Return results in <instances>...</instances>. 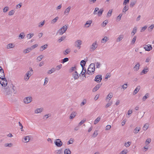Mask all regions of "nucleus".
<instances>
[{
    "instance_id": "4468645a",
    "label": "nucleus",
    "mask_w": 154,
    "mask_h": 154,
    "mask_svg": "<svg viewBox=\"0 0 154 154\" xmlns=\"http://www.w3.org/2000/svg\"><path fill=\"white\" fill-rule=\"evenodd\" d=\"M73 77L75 79H77L79 78V76L76 71H75V72L73 73Z\"/></svg>"
},
{
    "instance_id": "1a4fd4ad",
    "label": "nucleus",
    "mask_w": 154,
    "mask_h": 154,
    "mask_svg": "<svg viewBox=\"0 0 154 154\" xmlns=\"http://www.w3.org/2000/svg\"><path fill=\"white\" fill-rule=\"evenodd\" d=\"M102 80V75H98L95 76L94 80L97 83H99Z\"/></svg>"
},
{
    "instance_id": "2eb2a0df",
    "label": "nucleus",
    "mask_w": 154,
    "mask_h": 154,
    "mask_svg": "<svg viewBox=\"0 0 154 154\" xmlns=\"http://www.w3.org/2000/svg\"><path fill=\"white\" fill-rule=\"evenodd\" d=\"M137 1L136 0H132L131 1L130 6L131 8H132L134 7V5L136 4Z\"/></svg>"
},
{
    "instance_id": "4be33fe9",
    "label": "nucleus",
    "mask_w": 154,
    "mask_h": 154,
    "mask_svg": "<svg viewBox=\"0 0 154 154\" xmlns=\"http://www.w3.org/2000/svg\"><path fill=\"white\" fill-rule=\"evenodd\" d=\"M30 139V137L29 136H26L25 137L24 140H25V141H23H23L25 143H27L28 142Z\"/></svg>"
},
{
    "instance_id": "de8ad7c7",
    "label": "nucleus",
    "mask_w": 154,
    "mask_h": 154,
    "mask_svg": "<svg viewBox=\"0 0 154 154\" xmlns=\"http://www.w3.org/2000/svg\"><path fill=\"white\" fill-rule=\"evenodd\" d=\"M25 34L24 32H21L19 35V37H20L21 39H23L25 37Z\"/></svg>"
},
{
    "instance_id": "8fccbe9b",
    "label": "nucleus",
    "mask_w": 154,
    "mask_h": 154,
    "mask_svg": "<svg viewBox=\"0 0 154 154\" xmlns=\"http://www.w3.org/2000/svg\"><path fill=\"white\" fill-rule=\"evenodd\" d=\"M131 142H128L126 143H125V146L126 147H128L130 146V145L131 144Z\"/></svg>"
},
{
    "instance_id": "393cba45",
    "label": "nucleus",
    "mask_w": 154,
    "mask_h": 154,
    "mask_svg": "<svg viewBox=\"0 0 154 154\" xmlns=\"http://www.w3.org/2000/svg\"><path fill=\"white\" fill-rule=\"evenodd\" d=\"M82 72H81V74L82 75H84V76L86 78V77L85 76V73L86 72V70L85 68L84 67H82Z\"/></svg>"
},
{
    "instance_id": "473e14b6",
    "label": "nucleus",
    "mask_w": 154,
    "mask_h": 154,
    "mask_svg": "<svg viewBox=\"0 0 154 154\" xmlns=\"http://www.w3.org/2000/svg\"><path fill=\"white\" fill-rule=\"evenodd\" d=\"M92 23V20H89L88 21H87L85 24V25L88 24V26H87L88 27H89L91 26V25Z\"/></svg>"
},
{
    "instance_id": "7ed1b4c3",
    "label": "nucleus",
    "mask_w": 154,
    "mask_h": 154,
    "mask_svg": "<svg viewBox=\"0 0 154 154\" xmlns=\"http://www.w3.org/2000/svg\"><path fill=\"white\" fill-rule=\"evenodd\" d=\"M99 10V9L98 8H96L93 14H97L98 16H101L102 15V14L103 11V10L102 8L100 9V10L97 12H97Z\"/></svg>"
},
{
    "instance_id": "72a5a7b5",
    "label": "nucleus",
    "mask_w": 154,
    "mask_h": 154,
    "mask_svg": "<svg viewBox=\"0 0 154 154\" xmlns=\"http://www.w3.org/2000/svg\"><path fill=\"white\" fill-rule=\"evenodd\" d=\"M32 50L30 48H29L25 50H24L23 51V53H24L26 54L27 53H28L30 51Z\"/></svg>"
},
{
    "instance_id": "13d9d810",
    "label": "nucleus",
    "mask_w": 154,
    "mask_h": 154,
    "mask_svg": "<svg viewBox=\"0 0 154 154\" xmlns=\"http://www.w3.org/2000/svg\"><path fill=\"white\" fill-rule=\"evenodd\" d=\"M38 45L37 44H35V45H34L32 46L30 48H31V50L33 49H34L35 48H36L38 46Z\"/></svg>"
},
{
    "instance_id": "774afa93",
    "label": "nucleus",
    "mask_w": 154,
    "mask_h": 154,
    "mask_svg": "<svg viewBox=\"0 0 154 154\" xmlns=\"http://www.w3.org/2000/svg\"><path fill=\"white\" fill-rule=\"evenodd\" d=\"M127 150L122 151L119 154H126L127 153Z\"/></svg>"
},
{
    "instance_id": "a211bd4d",
    "label": "nucleus",
    "mask_w": 154,
    "mask_h": 154,
    "mask_svg": "<svg viewBox=\"0 0 154 154\" xmlns=\"http://www.w3.org/2000/svg\"><path fill=\"white\" fill-rule=\"evenodd\" d=\"M113 96V94L112 93L110 92V93L109 94L107 95V97L106 98V100H107L108 99L109 100H110L111 98Z\"/></svg>"
},
{
    "instance_id": "864d4df0",
    "label": "nucleus",
    "mask_w": 154,
    "mask_h": 154,
    "mask_svg": "<svg viewBox=\"0 0 154 154\" xmlns=\"http://www.w3.org/2000/svg\"><path fill=\"white\" fill-rule=\"evenodd\" d=\"M44 56L42 55H41L40 56H39L37 58V59L39 61H40L43 58Z\"/></svg>"
},
{
    "instance_id": "b1692460",
    "label": "nucleus",
    "mask_w": 154,
    "mask_h": 154,
    "mask_svg": "<svg viewBox=\"0 0 154 154\" xmlns=\"http://www.w3.org/2000/svg\"><path fill=\"white\" fill-rule=\"evenodd\" d=\"M28 73H26L24 76V79L26 81H27L29 79L30 76L28 75Z\"/></svg>"
},
{
    "instance_id": "79ce46f5",
    "label": "nucleus",
    "mask_w": 154,
    "mask_h": 154,
    "mask_svg": "<svg viewBox=\"0 0 154 154\" xmlns=\"http://www.w3.org/2000/svg\"><path fill=\"white\" fill-rule=\"evenodd\" d=\"M86 64V62L84 60H82L81 61L80 65H81L82 67H84Z\"/></svg>"
},
{
    "instance_id": "37998d69",
    "label": "nucleus",
    "mask_w": 154,
    "mask_h": 154,
    "mask_svg": "<svg viewBox=\"0 0 154 154\" xmlns=\"http://www.w3.org/2000/svg\"><path fill=\"white\" fill-rule=\"evenodd\" d=\"M87 103V100L86 99L83 100L82 102L81 103L80 105L81 106L85 105Z\"/></svg>"
},
{
    "instance_id": "603ef678",
    "label": "nucleus",
    "mask_w": 154,
    "mask_h": 154,
    "mask_svg": "<svg viewBox=\"0 0 154 154\" xmlns=\"http://www.w3.org/2000/svg\"><path fill=\"white\" fill-rule=\"evenodd\" d=\"M137 38V37L136 36H134L133 38L132 41L131 42V44H134Z\"/></svg>"
},
{
    "instance_id": "f704fd0d",
    "label": "nucleus",
    "mask_w": 154,
    "mask_h": 154,
    "mask_svg": "<svg viewBox=\"0 0 154 154\" xmlns=\"http://www.w3.org/2000/svg\"><path fill=\"white\" fill-rule=\"evenodd\" d=\"M123 38V36L122 35H120L116 39V42H119L121 41Z\"/></svg>"
},
{
    "instance_id": "3c124183",
    "label": "nucleus",
    "mask_w": 154,
    "mask_h": 154,
    "mask_svg": "<svg viewBox=\"0 0 154 154\" xmlns=\"http://www.w3.org/2000/svg\"><path fill=\"white\" fill-rule=\"evenodd\" d=\"M69 60V58H64L62 60V61L61 62L62 63H64L67 61H68Z\"/></svg>"
},
{
    "instance_id": "5701e85b",
    "label": "nucleus",
    "mask_w": 154,
    "mask_h": 154,
    "mask_svg": "<svg viewBox=\"0 0 154 154\" xmlns=\"http://www.w3.org/2000/svg\"><path fill=\"white\" fill-rule=\"evenodd\" d=\"M47 46L48 45L47 44H45L43 45L42 46L40 49V51H43L44 50L46 49L47 48Z\"/></svg>"
},
{
    "instance_id": "c756f323",
    "label": "nucleus",
    "mask_w": 154,
    "mask_h": 154,
    "mask_svg": "<svg viewBox=\"0 0 154 154\" xmlns=\"http://www.w3.org/2000/svg\"><path fill=\"white\" fill-rule=\"evenodd\" d=\"M71 152L68 149H66L64 151V154H71Z\"/></svg>"
},
{
    "instance_id": "0e129e2a",
    "label": "nucleus",
    "mask_w": 154,
    "mask_h": 154,
    "mask_svg": "<svg viewBox=\"0 0 154 154\" xmlns=\"http://www.w3.org/2000/svg\"><path fill=\"white\" fill-rule=\"evenodd\" d=\"M154 27V25H151L149 27H148V30L149 31L150 30V29L151 31L152 30V29Z\"/></svg>"
},
{
    "instance_id": "f3484780",
    "label": "nucleus",
    "mask_w": 154,
    "mask_h": 154,
    "mask_svg": "<svg viewBox=\"0 0 154 154\" xmlns=\"http://www.w3.org/2000/svg\"><path fill=\"white\" fill-rule=\"evenodd\" d=\"M140 86L139 85L134 90V92H133V94L135 95L139 91V90L140 89Z\"/></svg>"
},
{
    "instance_id": "39448f33",
    "label": "nucleus",
    "mask_w": 154,
    "mask_h": 154,
    "mask_svg": "<svg viewBox=\"0 0 154 154\" xmlns=\"http://www.w3.org/2000/svg\"><path fill=\"white\" fill-rule=\"evenodd\" d=\"M54 143L58 147L61 146L63 145V142L60 139H57L56 140Z\"/></svg>"
},
{
    "instance_id": "e433bc0d",
    "label": "nucleus",
    "mask_w": 154,
    "mask_h": 154,
    "mask_svg": "<svg viewBox=\"0 0 154 154\" xmlns=\"http://www.w3.org/2000/svg\"><path fill=\"white\" fill-rule=\"evenodd\" d=\"M140 66V64L139 63H137L135 65L134 68L135 69V70L136 71H137L139 69V67Z\"/></svg>"
},
{
    "instance_id": "423d86ee",
    "label": "nucleus",
    "mask_w": 154,
    "mask_h": 154,
    "mask_svg": "<svg viewBox=\"0 0 154 154\" xmlns=\"http://www.w3.org/2000/svg\"><path fill=\"white\" fill-rule=\"evenodd\" d=\"M32 100V98L31 97H25L24 99V102L25 104H28L30 103Z\"/></svg>"
},
{
    "instance_id": "f03ea898",
    "label": "nucleus",
    "mask_w": 154,
    "mask_h": 154,
    "mask_svg": "<svg viewBox=\"0 0 154 154\" xmlns=\"http://www.w3.org/2000/svg\"><path fill=\"white\" fill-rule=\"evenodd\" d=\"M95 71V64L91 63L89 65L86 74L91 75L94 74Z\"/></svg>"
},
{
    "instance_id": "e2e57ef3",
    "label": "nucleus",
    "mask_w": 154,
    "mask_h": 154,
    "mask_svg": "<svg viewBox=\"0 0 154 154\" xmlns=\"http://www.w3.org/2000/svg\"><path fill=\"white\" fill-rule=\"evenodd\" d=\"M130 0H124L123 2V5H126L129 3Z\"/></svg>"
},
{
    "instance_id": "f257e3e1",
    "label": "nucleus",
    "mask_w": 154,
    "mask_h": 154,
    "mask_svg": "<svg viewBox=\"0 0 154 154\" xmlns=\"http://www.w3.org/2000/svg\"><path fill=\"white\" fill-rule=\"evenodd\" d=\"M0 77L1 78V80H0V83L3 86H6L7 85V81L5 77L3 70H0Z\"/></svg>"
},
{
    "instance_id": "9d476101",
    "label": "nucleus",
    "mask_w": 154,
    "mask_h": 154,
    "mask_svg": "<svg viewBox=\"0 0 154 154\" xmlns=\"http://www.w3.org/2000/svg\"><path fill=\"white\" fill-rule=\"evenodd\" d=\"M102 84H98L93 89L92 91L95 92L97 91L101 87Z\"/></svg>"
},
{
    "instance_id": "f8f14e48",
    "label": "nucleus",
    "mask_w": 154,
    "mask_h": 154,
    "mask_svg": "<svg viewBox=\"0 0 154 154\" xmlns=\"http://www.w3.org/2000/svg\"><path fill=\"white\" fill-rule=\"evenodd\" d=\"M144 48L146 51H149L152 49V47L151 45H148L145 46Z\"/></svg>"
},
{
    "instance_id": "dca6fc26",
    "label": "nucleus",
    "mask_w": 154,
    "mask_h": 154,
    "mask_svg": "<svg viewBox=\"0 0 154 154\" xmlns=\"http://www.w3.org/2000/svg\"><path fill=\"white\" fill-rule=\"evenodd\" d=\"M71 6H69L67 8H66L64 12V14H66V15H68L69 14V12L71 9Z\"/></svg>"
},
{
    "instance_id": "4c0bfd02",
    "label": "nucleus",
    "mask_w": 154,
    "mask_h": 154,
    "mask_svg": "<svg viewBox=\"0 0 154 154\" xmlns=\"http://www.w3.org/2000/svg\"><path fill=\"white\" fill-rule=\"evenodd\" d=\"M66 36H62L58 40V42L59 43L60 42H61L64 40L66 38Z\"/></svg>"
},
{
    "instance_id": "09e8293b",
    "label": "nucleus",
    "mask_w": 154,
    "mask_h": 154,
    "mask_svg": "<svg viewBox=\"0 0 154 154\" xmlns=\"http://www.w3.org/2000/svg\"><path fill=\"white\" fill-rule=\"evenodd\" d=\"M94 64H95H95L96 65V68H100V65H101L100 62H97L95 63H94Z\"/></svg>"
},
{
    "instance_id": "bf43d9fd",
    "label": "nucleus",
    "mask_w": 154,
    "mask_h": 154,
    "mask_svg": "<svg viewBox=\"0 0 154 154\" xmlns=\"http://www.w3.org/2000/svg\"><path fill=\"white\" fill-rule=\"evenodd\" d=\"M34 35V34L33 33H32V34H27V37H29V39H30V38H31Z\"/></svg>"
},
{
    "instance_id": "680f3d73",
    "label": "nucleus",
    "mask_w": 154,
    "mask_h": 154,
    "mask_svg": "<svg viewBox=\"0 0 154 154\" xmlns=\"http://www.w3.org/2000/svg\"><path fill=\"white\" fill-rule=\"evenodd\" d=\"M86 121L85 119H83L79 123V126H81L83 123H84V122H85Z\"/></svg>"
},
{
    "instance_id": "6e6d98bb",
    "label": "nucleus",
    "mask_w": 154,
    "mask_h": 154,
    "mask_svg": "<svg viewBox=\"0 0 154 154\" xmlns=\"http://www.w3.org/2000/svg\"><path fill=\"white\" fill-rule=\"evenodd\" d=\"M112 104V101H111L109 102L106 105L105 107L106 108H107L109 107V106H111Z\"/></svg>"
},
{
    "instance_id": "2f4dec72",
    "label": "nucleus",
    "mask_w": 154,
    "mask_h": 154,
    "mask_svg": "<svg viewBox=\"0 0 154 154\" xmlns=\"http://www.w3.org/2000/svg\"><path fill=\"white\" fill-rule=\"evenodd\" d=\"M100 117H98L94 121V124L96 125L97 124L100 120Z\"/></svg>"
},
{
    "instance_id": "9b49d317",
    "label": "nucleus",
    "mask_w": 154,
    "mask_h": 154,
    "mask_svg": "<svg viewBox=\"0 0 154 154\" xmlns=\"http://www.w3.org/2000/svg\"><path fill=\"white\" fill-rule=\"evenodd\" d=\"M149 71L148 68L146 67H145L143 70L140 73V75H143V74H146Z\"/></svg>"
},
{
    "instance_id": "c9c22d12",
    "label": "nucleus",
    "mask_w": 154,
    "mask_h": 154,
    "mask_svg": "<svg viewBox=\"0 0 154 154\" xmlns=\"http://www.w3.org/2000/svg\"><path fill=\"white\" fill-rule=\"evenodd\" d=\"M149 127V124L147 123H146L145 124L143 127V129L144 130H146Z\"/></svg>"
},
{
    "instance_id": "412c9836",
    "label": "nucleus",
    "mask_w": 154,
    "mask_h": 154,
    "mask_svg": "<svg viewBox=\"0 0 154 154\" xmlns=\"http://www.w3.org/2000/svg\"><path fill=\"white\" fill-rule=\"evenodd\" d=\"M56 70V69L55 68H53L49 70L47 72V73L48 74H50L53 72H55Z\"/></svg>"
},
{
    "instance_id": "6e6552de",
    "label": "nucleus",
    "mask_w": 154,
    "mask_h": 154,
    "mask_svg": "<svg viewBox=\"0 0 154 154\" xmlns=\"http://www.w3.org/2000/svg\"><path fill=\"white\" fill-rule=\"evenodd\" d=\"M4 94L5 96L8 97L10 94V88L6 87L4 88Z\"/></svg>"
},
{
    "instance_id": "7c9ffc66",
    "label": "nucleus",
    "mask_w": 154,
    "mask_h": 154,
    "mask_svg": "<svg viewBox=\"0 0 154 154\" xmlns=\"http://www.w3.org/2000/svg\"><path fill=\"white\" fill-rule=\"evenodd\" d=\"M55 154H63V152L62 149H59L55 151L54 152Z\"/></svg>"
},
{
    "instance_id": "58836bf2",
    "label": "nucleus",
    "mask_w": 154,
    "mask_h": 154,
    "mask_svg": "<svg viewBox=\"0 0 154 154\" xmlns=\"http://www.w3.org/2000/svg\"><path fill=\"white\" fill-rule=\"evenodd\" d=\"M29 71H28L27 73H28V75H29V76H31V75L32 74V73L33 71V70L31 67H29Z\"/></svg>"
},
{
    "instance_id": "5fc2aeb1",
    "label": "nucleus",
    "mask_w": 154,
    "mask_h": 154,
    "mask_svg": "<svg viewBox=\"0 0 154 154\" xmlns=\"http://www.w3.org/2000/svg\"><path fill=\"white\" fill-rule=\"evenodd\" d=\"M112 10H109L108 11V12L107 13V15L108 17H110L112 13Z\"/></svg>"
},
{
    "instance_id": "a18cd8bd",
    "label": "nucleus",
    "mask_w": 154,
    "mask_h": 154,
    "mask_svg": "<svg viewBox=\"0 0 154 154\" xmlns=\"http://www.w3.org/2000/svg\"><path fill=\"white\" fill-rule=\"evenodd\" d=\"M98 133H97V131L96 130L94 131V132L93 133L92 137L94 138L96 137Z\"/></svg>"
},
{
    "instance_id": "20e7f679",
    "label": "nucleus",
    "mask_w": 154,
    "mask_h": 154,
    "mask_svg": "<svg viewBox=\"0 0 154 154\" xmlns=\"http://www.w3.org/2000/svg\"><path fill=\"white\" fill-rule=\"evenodd\" d=\"M82 44V41L80 40H78L76 41L74 43L75 47H77L79 49L80 48L81 45Z\"/></svg>"
},
{
    "instance_id": "a878e982",
    "label": "nucleus",
    "mask_w": 154,
    "mask_h": 154,
    "mask_svg": "<svg viewBox=\"0 0 154 154\" xmlns=\"http://www.w3.org/2000/svg\"><path fill=\"white\" fill-rule=\"evenodd\" d=\"M42 108L37 109L35 110V113H38L41 112L42 111Z\"/></svg>"
},
{
    "instance_id": "ddd939ff",
    "label": "nucleus",
    "mask_w": 154,
    "mask_h": 154,
    "mask_svg": "<svg viewBox=\"0 0 154 154\" xmlns=\"http://www.w3.org/2000/svg\"><path fill=\"white\" fill-rule=\"evenodd\" d=\"M97 42H95L92 44L91 48L93 50H94L97 47Z\"/></svg>"
},
{
    "instance_id": "aec40b11",
    "label": "nucleus",
    "mask_w": 154,
    "mask_h": 154,
    "mask_svg": "<svg viewBox=\"0 0 154 154\" xmlns=\"http://www.w3.org/2000/svg\"><path fill=\"white\" fill-rule=\"evenodd\" d=\"M109 38L106 36H105L104 38H102L101 41V42L102 43H105L108 40Z\"/></svg>"
},
{
    "instance_id": "0eeeda50",
    "label": "nucleus",
    "mask_w": 154,
    "mask_h": 154,
    "mask_svg": "<svg viewBox=\"0 0 154 154\" xmlns=\"http://www.w3.org/2000/svg\"><path fill=\"white\" fill-rule=\"evenodd\" d=\"M10 87L11 88V89H10V92H11V93H13L14 94L13 95L14 96V95L16 94L17 92V91L16 90V87L14 86L13 84H11L10 85Z\"/></svg>"
},
{
    "instance_id": "c03bdc74",
    "label": "nucleus",
    "mask_w": 154,
    "mask_h": 154,
    "mask_svg": "<svg viewBox=\"0 0 154 154\" xmlns=\"http://www.w3.org/2000/svg\"><path fill=\"white\" fill-rule=\"evenodd\" d=\"M68 28V25H65V26H63L60 29H63V30L64 31V32H66Z\"/></svg>"
},
{
    "instance_id": "bb28decb",
    "label": "nucleus",
    "mask_w": 154,
    "mask_h": 154,
    "mask_svg": "<svg viewBox=\"0 0 154 154\" xmlns=\"http://www.w3.org/2000/svg\"><path fill=\"white\" fill-rule=\"evenodd\" d=\"M58 19L59 17H56L55 18H54L51 20V23L52 24L54 23H55L56 22L57 20Z\"/></svg>"
},
{
    "instance_id": "052dcab7",
    "label": "nucleus",
    "mask_w": 154,
    "mask_h": 154,
    "mask_svg": "<svg viewBox=\"0 0 154 154\" xmlns=\"http://www.w3.org/2000/svg\"><path fill=\"white\" fill-rule=\"evenodd\" d=\"M122 14H120L117 17V19L119 20V21H120L121 19V17L122 16Z\"/></svg>"
},
{
    "instance_id": "a19ab883",
    "label": "nucleus",
    "mask_w": 154,
    "mask_h": 154,
    "mask_svg": "<svg viewBox=\"0 0 154 154\" xmlns=\"http://www.w3.org/2000/svg\"><path fill=\"white\" fill-rule=\"evenodd\" d=\"M65 32L63 30V29H60L58 30L57 33H59L60 35H62Z\"/></svg>"
},
{
    "instance_id": "4d7b16f0",
    "label": "nucleus",
    "mask_w": 154,
    "mask_h": 154,
    "mask_svg": "<svg viewBox=\"0 0 154 154\" xmlns=\"http://www.w3.org/2000/svg\"><path fill=\"white\" fill-rule=\"evenodd\" d=\"M62 65L61 64H60L56 66V70H60L62 68Z\"/></svg>"
},
{
    "instance_id": "ea45409f",
    "label": "nucleus",
    "mask_w": 154,
    "mask_h": 154,
    "mask_svg": "<svg viewBox=\"0 0 154 154\" xmlns=\"http://www.w3.org/2000/svg\"><path fill=\"white\" fill-rule=\"evenodd\" d=\"M149 97V94L148 93L146 94L145 95L143 96L142 99L143 101H144L146 100Z\"/></svg>"
},
{
    "instance_id": "338daca9",
    "label": "nucleus",
    "mask_w": 154,
    "mask_h": 154,
    "mask_svg": "<svg viewBox=\"0 0 154 154\" xmlns=\"http://www.w3.org/2000/svg\"><path fill=\"white\" fill-rule=\"evenodd\" d=\"M9 9V8L7 7H6L3 9V11L4 12H7Z\"/></svg>"
},
{
    "instance_id": "6ab92c4d",
    "label": "nucleus",
    "mask_w": 154,
    "mask_h": 154,
    "mask_svg": "<svg viewBox=\"0 0 154 154\" xmlns=\"http://www.w3.org/2000/svg\"><path fill=\"white\" fill-rule=\"evenodd\" d=\"M76 114V112H73L71 114L70 116H69V118L70 119H72L74 118Z\"/></svg>"
},
{
    "instance_id": "49530a36",
    "label": "nucleus",
    "mask_w": 154,
    "mask_h": 154,
    "mask_svg": "<svg viewBox=\"0 0 154 154\" xmlns=\"http://www.w3.org/2000/svg\"><path fill=\"white\" fill-rule=\"evenodd\" d=\"M128 6H125L123 9V12L125 13L128 10Z\"/></svg>"
},
{
    "instance_id": "c85d7f7f",
    "label": "nucleus",
    "mask_w": 154,
    "mask_h": 154,
    "mask_svg": "<svg viewBox=\"0 0 154 154\" xmlns=\"http://www.w3.org/2000/svg\"><path fill=\"white\" fill-rule=\"evenodd\" d=\"M140 127L136 128L134 130V132L135 134H136L138 133V132L140 131Z\"/></svg>"
},
{
    "instance_id": "cd10ccee",
    "label": "nucleus",
    "mask_w": 154,
    "mask_h": 154,
    "mask_svg": "<svg viewBox=\"0 0 154 154\" xmlns=\"http://www.w3.org/2000/svg\"><path fill=\"white\" fill-rule=\"evenodd\" d=\"M137 31V28L136 27H134L133 30V31H132L131 34L132 35H134L135 33Z\"/></svg>"
},
{
    "instance_id": "69168bd1",
    "label": "nucleus",
    "mask_w": 154,
    "mask_h": 154,
    "mask_svg": "<svg viewBox=\"0 0 154 154\" xmlns=\"http://www.w3.org/2000/svg\"><path fill=\"white\" fill-rule=\"evenodd\" d=\"M64 52L65 53H64V54L66 55L69 54L70 52V51L69 49H67Z\"/></svg>"
}]
</instances>
